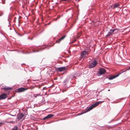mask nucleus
<instances>
[{
    "label": "nucleus",
    "instance_id": "nucleus-25",
    "mask_svg": "<svg viewBox=\"0 0 130 130\" xmlns=\"http://www.w3.org/2000/svg\"><path fill=\"white\" fill-rule=\"evenodd\" d=\"M50 24V23H49L48 24Z\"/></svg>",
    "mask_w": 130,
    "mask_h": 130
},
{
    "label": "nucleus",
    "instance_id": "nucleus-14",
    "mask_svg": "<svg viewBox=\"0 0 130 130\" xmlns=\"http://www.w3.org/2000/svg\"><path fill=\"white\" fill-rule=\"evenodd\" d=\"M12 88L9 87H7L3 88V89L5 91H7L8 90H10L12 89Z\"/></svg>",
    "mask_w": 130,
    "mask_h": 130
},
{
    "label": "nucleus",
    "instance_id": "nucleus-23",
    "mask_svg": "<svg viewBox=\"0 0 130 130\" xmlns=\"http://www.w3.org/2000/svg\"><path fill=\"white\" fill-rule=\"evenodd\" d=\"M2 15V14H1V13H0V16H1Z\"/></svg>",
    "mask_w": 130,
    "mask_h": 130
},
{
    "label": "nucleus",
    "instance_id": "nucleus-13",
    "mask_svg": "<svg viewBox=\"0 0 130 130\" xmlns=\"http://www.w3.org/2000/svg\"><path fill=\"white\" fill-rule=\"evenodd\" d=\"M58 70L60 71H62L63 70H65L66 69V68L65 67H60L58 68Z\"/></svg>",
    "mask_w": 130,
    "mask_h": 130
},
{
    "label": "nucleus",
    "instance_id": "nucleus-24",
    "mask_svg": "<svg viewBox=\"0 0 130 130\" xmlns=\"http://www.w3.org/2000/svg\"><path fill=\"white\" fill-rule=\"evenodd\" d=\"M108 91H110V89H109V90H108Z\"/></svg>",
    "mask_w": 130,
    "mask_h": 130
},
{
    "label": "nucleus",
    "instance_id": "nucleus-10",
    "mask_svg": "<svg viewBox=\"0 0 130 130\" xmlns=\"http://www.w3.org/2000/svg\"><path fill=\"white\" fill-rule=\"evenodd\" d=\"M23 115L22 113L18 114L17 116V118L19 120H20L23 116Z\"/></svg>",
    "mask_w": 130,
    "mask_h": 130
},
{
    "label": "nucleus",
    "instance_id": "nucleus-7",
    "mask_svg": "<svg viewBox=\"0 0 130 130\" xmlns=\"http://www.w3.org/2000/svg\"><path fill=\"white\" fill-rule=\"evenodd\" d=\"M116 30H117V29H110V32H108L107 34L106 35L107 36H109L111 35L112 34V33Z\"/></svg>",
    "mask_w": 130,
    "mask_h": 130
},
{
    "label": "nucleus",
    "instance_id": "nucleus-9",
    "mask_svg": "<svg viewBox=\"0 0 130 130\" xmlns=\"http://www.w3.org/2000/svg\"><path fill=\"white\" fill-rule=\"evenodd\" d=\"M66 37V35H65L61 37L59 39H58L56 41V42L59 43L60 42L61 40H63L64 38Z\"/></svg>",
    "mask_w": 130,
    "mask_h": 130
},
{
    "label": "nucleus",
    "instance_id": "nucleus-22",
    "mask_svg": "<svg viewBox=\"0 0 130 130\" xmlns=\"http://www.w3.org/2000/svg\"><path fill=\"white\" fill-rule=\"evenodd\" d=\"M84 113V112H83V113H82V112H81V114H83Z\"/></svg>",
    "mask_w": 130,
    "mask_h": 130
},
{
    "label": "nucleus",
    "instance_id": "nucleus-20",
    "mask_svg": "<svg viewBox=\"0 0 130 130\" xmlns=\"http://www.w3.org/2000/svg\"><path fill=\"white\" fill-rule=\"evenodd\" d=\"M4 123H3L0 122V126H1V124H3Z\"/></svg>",
    "mask_w": 130,
    "mask_h": 130
},
{
    "label": "nucleus",
    "instance_id": "nucleus-11",
    "mask_svg": "<svg viewBox=\"0 0 130 130\" xmlns=\"http://www.w3.org/2000/svg\"><path fill=\"white\" fill-rule=\"evenodd\" d=\"M120 4H115L113 7V9H115L116 8L119 7L120 8Z\"/></svg>",
    "mask_w": 130,
    "mask_h": 130
},
{
    "label": "nucleus",
    "instance_id": "nucleus-5",
    "mask_svg": "<svg viewBox=\"0 0 130 130\" xmlns=\"http://www.w3.org/2000/svg\"><path fill=\"white\" fill-rule=\"evenodd\" d=\"M106 72V70L103 68H100L99 70V74L100 75H102Z\"/></svg>",
    "mask_w": 130,
    "mask_h": 130
},
{
    "label": "nucleus",
    "instance_id": "nucleus-1",
    "mask_svg": "<svg viewBox=\"0 0 130 130\" xmlns=\"http://www.w3.org/2000/svg\"><path fill=\"white\" fill-rule=\"evenodd\" d=\"M102 102H103L99 101L96 103L94 104H92L87 110L86 111H85V112H88L91 110L94 107L97 106L100 103Z\"/></svg>",
    "mask_w": 130,
    "mask_h": 130
},
{
    "label": "nucleus",
    "instance_id": "nucleus-6",
    "mask_svg": "<svg viewBox=\"0 0 130 130\" xmlns=\"http://www.w3.org/2000/svg\"><path fill=\"white\" fill-rule=\"evenodd\" d=\"M27 89V88H19L17 90V92H21L24 91Z\"/></svg>",
    "mask_w": 130,
    "mask_h": 130
},
{
    "label": "nucleus",
    "instance_id": "nucleus-16",
    "mask_svg": "<svg viewBox=\"0 0 130 130\" xmlns=\"http://www.w3.org/2000/svg\"><path fill=\"white\" fill-rule=\"evenodd\" d=\"M82 34V32H80L78 33L77 35V38H79L80 36Z\"/></svg>",
    "mask_w": 130,
    "mask_h": 130
},
{
    "label": "nucleus",
    "instance_id": "nucleus-3",
    "mask_svg": "<svg viewBox=\"0 0 130 130\" xmlns=\"http://www.w3.org/2000/svg\"><path fill=\"white\" fill-rule=\"evenodd\" d=\"M97 64V61L95 60L88 66V68L90 69H91L94 67Z\"/></svg>",
    "mask_w": 130,
    "mask_h": 130
},
{
    "label": "nucleus",
    "instance_id": "nucleus-17",
    "mask_svg": "<svg viewBox=\"0 0 130 130\" xmlns=\"http://www.w3.org/2000/svg\"><path fill=\"white\" fill-rule=\"evenodd\" d=\"M130 70V66L128 67L127 69V70H125L123 71V72H125L127 70Z\"/></svg>",
    "mask_w": 130,
    "mask_h": 130
},
{
    "label": "nucleus",
    "instance_id": "nucleus-8",
    "mask_svg": "<svg viewBox=\"0 0 130 130\" xmlns=\"http://www.w3.org/2000/svg\"><path fill=\"white\" fill-rule=\"evenodd\" d=\"M54 116V115H53L49 114L48 115L46 116L43 119V120H45L46 119H48L51 118Z\"/></svg>",
    "mask_w": 130,
    "mask_h": 130
},
{
    "label": "nucleus",
    "instance_id": "nucleus-2",
    "mask_svg": "<svg viewBox=\"0 0 130 130\" xmlns=\"http://www.w3.org/2000/svg\"><path fill=\"white\" fill-rule=\"evenodd\" d=\"M89 54L88 52H87L84 51H83L81 54L80 57L81 58L84 59Z\"/></svg>",
    "mask_w": 130,
    "mask_h": 130
},
{
    "label": "nucleus",
    "instance_id": "nucleus-4",
    "mask_svg": "<svg viewBox=\"0 0 130 130\" xmlns=\"http://www.w3.org/2000/svg\"><path fill=\"white\" fill-rule=\"evenodd\" d=\"M7 97V94L5 93H3L0 95V100H3Z\"/></svg>",
    "mask_w": 130,
    "mask_h": 130
},
{
    "label": "nucleus",
    "instance_id": "nucleus-19",
    "mask_svg": "<svg viewBox=\"0 0 130 130\" xmlns=\"http://www.w3.org/2000/svg\"><path fill=\"white\" fill-rule=\"evenodd\" d=\"M34 96L35 97H36L38 95L37 94H34Z\"/></svg>",
    "mask_w": 130,
    "mask_h": 130
},
{
    "label": "nucleus",
    "instance_id": "nucleus-21",
    "mask_svg": "<svg viewBox=\"0 0 130 130\" xmlns=\"http://www.w3.org/2000/svg\"><path fill=\"white\" fill-rule=\"evenodd\" d=\"M45 89H46V87H43V90H44Z\"/></svg>",
    "mask_w": 130,
    "mask_h": 130
},
{
    "label": "nucleus",
    "instance_id": "nucleus-15",
    "mask_svg": "<svg viewBox=\"0 0 130 130\" xmlns=\"http://www.w3.org/2000/svg\"><path fill=\"white\" fill-rule=\"evenodd\" d=\"M18 127L16 126H15L13 127L12 128L11 130H17Z\"/></svg>",
    "mask_w": 130,
    "mask_h": 130
},
{
    "label": "nucleus",
    "instance_id": "nucleus-18",
    "mask_svg": "<svg viewBox=\"0 0 130 130\" xmlns=\"http://www.w3.org/2000/svg\"><path fill=\"white\" fill-rule=\"evenodd\" d=\"M61 1H70L71 0H61Z\"/></svg>",
    "mask_w": 130,
    "mask_h": 130
},
{
    "label": "nucleus",
    "instance_id": "nucleus-12",
    "mask_svg": "<svg viewBox=\"0 0 130 130\" xmlns=\"http://www.w3.org/2000/svg\"><path fill=\"white\" fill-rule=\"evenodd\" d=\"M120 74H118L117 75L115 76H110L109 78V80H112L114 78H115L116 77L118 76Z\"/></svg>",
    "mask_w": 130,
    "mask_h": 130
}]
</instances>
